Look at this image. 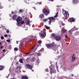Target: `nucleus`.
I'll use <instances>...</instances> for the list:
<instances>
[{"label":"nucleus","mask_w":79,"mask_h":79,"mask_svg":"<svg viewBox=\"0 0 79 79\" xmlns=\"http://www.w3.org/2000/svg\"><path fill=\"white\" fill-rule=\"evenodd\" d=\"M48 19H49V21L48 22V24L49 25L51 24V23L52 22V23H54L55 21V18L53 17H49L48 18Z\"/></svg>","instance_id":"f257e3e1"},{"label":"nucleus","mask_w":79,"mask_h":79,"mask_svg":"<svg viewBox=\"0 0 79 79\" xmlns=\"http://www.w3.org/2000/svg\"><path fill=\"white\" fill-rule=\"evenodd\" d=\"M52 35L54 39L56 40V41H59L60 40V36L58 35L56 36L55 34H54V33L52 34Z\"/></svg>","instance_id":"f03ea898"},{"label":"nucleus","mask_w":79,"mask_h":79,"mask_svg":"<svg viewBox=\"0 0 79 79\" xmlns=\"http://www.w3.org/2000/svg\"><path fill=\"white\" fill-rule=\"evenodd\" d=\"M49 68L51 69L50 74H52V73H56V70H55L54 67H52V66H49Z\"/></svg>","instance_id":"7ed1b4c3"},{"label":"nucleus","mask_w":79,"mask_h":79,"mask_svg":"<svg viewBox=\"0 0 79 79\" xmlns=\"http://www.w3.org/2000/svg\"><path fill=\"white\" fill-rule=\"evenodd\" d=\"M43 12L46 16H47L50 13V12L47 9H44L43 10Z\"/></svg>","instance_id":"20e7f679"},{"label":"nucleus","mask_w":79,"mask_h":79,"mask_svg":"<svg viewBox=\"0 0 79 79\" xmlns=\"http://www.w3.org/2000/svg\"><path fill=\"white\" fill-rule=\"evenodd\" d=\"M23 20L22 18L19 16L18 18L16 19V20L17 22L18 23V24L19 25H20V23H21V21Z\"/></svg>","instance_id":"39448f33"},{"label":"nucleus","mask_w":79,"mask_h":79,"mask_svg":"<svg viewBox=\"0 0 79 79\" xmlns=\"http://www.w3.org/2000/svg\"><path fill=\"white\" fill-rule=\"evenodd\" d=\"M40 35L42 37H44L46 36V32L45 31H41Z\"/></svg>","instance_id":"423d86ee"},{"label":"nucleus","mask_w":79,"mask_h":79,"mask_svg":"<svg viewBox=\"0 0 79 79\" xmlns=\"http://www.w3.org/2000/svg\"><path fill=\"white\" fill-rule=\"evenodd\" d=\"M76 30H77V28H76V26H74V28H73L72 29H71L69 31V32L70 33V34H72V32L74 31H76Z\"/></svg>","instance_id":"0eeeda50"},{"label":"nucleus","mask_w":79,"mask_h":79,"mask_svg":"<svg viewBox=\"0 0 79 79\" xmlns=\"http://www.w3.org/2000/svg\"><path fill=\"white\" fill-rule=\"evenodd\" d=\"M50 44L51 45V47L52 48V49H55V43L53 42Z\"/></svg>","instance_id":"6e6552de"},{"label":"nucleus","mask_w":79,"mask_h":79,"mask_svg":"<svg viewBox=\"0 0 79 79\" xmlns=\"http://www.w3.org/2000/svg\"><path fill=\"white\" fill-rule=\"evenodd\" d=\"M69 20L70 23H72V22H74L76 21V19L72 17L70 18Z\"/></svg>","instance_id":"1a4fd4ad"},{"label":"nucleus","mask_w":79,"mask_h":79,"mask_svg":"<svg viewBox=\"0 0 79 79\" xmlns=\"http://www.w3.org/2000/svg\"><path fill=\"white\" fill-rule=\"evenodd\" d=\"M64 15L65 17H67V18H69V13H68V11H66L65 14H64Z\"/></svg>","instance_id":"9d476101"},{"label":"nucleus","mask_w":79,"mask_h":79,"mask_svg":"<svg viewBox=\"0 0 79 79\" xmlns=\"http://www.w3.org/2000/svg\"><path fill=\"white\" fill-rule=\"evenodd\" d=\"M26 66H27V68L29 69H32V66L29 64H26Z\"/></svg>","instance_id":"9b49d317"},{"label":"nucleus","mask_w":79,"mask_h":79,"mask_svg":"<svg viewBox=\"0 0 79 79\" xmlns=\"http://www.w3.org/2000/svg\"><path fill=\"white\" fill-rule=\"evenodd\" d=\"M17 18H18V15H14L13 16V20H15Z\"/></svg>","instance_id":"f8f14e48"},{"label":"nucleus","mask_w":79,"mask_h":79,"mask_svg":"<svg viewBox=\"0 0 79 79\" xmlns=\"http://www.w3.org/2000/svg\"><path fill=\"white\" fill-rule=\"evenodd\" d=\"M46 46L48 48H50L51 47V44H46Z\"/></svg>","instance_id":"ddd939ff"},{"label":"nucleus","mask_w":79,"mask_h":79,"mask_svg":"<svg viewBox=\"0 0 79 79\" xmlns=\"http://www.w3.org/2000/svg\"><path fill=\"white\" fill-rule=\"evenodd\" d=\"M39 17L41 18V19H43L44 18V14H41L40 15Z\"/></svg>","instance_id":"4468645a"},{"label":"nucleus","mask_w":79,"mask_h":79,"mask_svg":"<svg viewBox=\"0 0 79 79\" xmlns=\"http://www.w3.org/2000/svg\"><path fill=\"white\" fill-rule=\"evenodd\" d=\"M22 79H28L27 77L26 76H24L22 77L21 78Z\"/></svg>","instance_id":"2eb2a0df"},{"label":"nucleus","mask_w":79,"mask_h":79,"mask_svg":"<svg viewBox=\"0 0 79 79\" xmlns=\"http://www.w3.org/2000/svg\"><path fill=\"white\" fill-rule=\"evenodd\" d=\"M78 2V1L77 0H73V3H76Z\"/></svg>","instance_id":"dca6fc26"},{"label":"nucleus","mask_w":79,"mask_h":79,"mask_svg":"<svg viewBox=\"0 0 79 79\" xmlns=\"http://www.w3.org/2000/svg\"><path fill=\"white\" fill-rule=\"evenodd\" d=\"M30 60H31L30 59V58L29 57L26 60V61L27 62H29V61H30Z\"/></svg>","instance_id":"f3484780"},{"label":"nucleus","mask_w":79,"mask_h":79,"mask_svg":"<svg viewBox=\"0 0 79 79\" xmlns=\"http://www.w3.org/2000/svg\"><path fill=\"white\" fill-rule=\"evenodd\" d=\"M24 24V21L23 20H22L21 22H20V24Z\"/></svg>","instance_id":"a211bd4d"},{"label":"nucleus","mask_w":79,"mask_h":79,"mask_svg":"<svg viewBox=\"0 0 79 79\" xmlns=\"http://www.w3.org/2000/svg\"><path fill=\"white\" fill-rule=\"evenodd\" d=\"M46 29H48V30H49V29H50V27L48 26H45Z\"/></svg>","instance_id":"6ab92c4d"},{"label":"nucleus","mask_w":79,"mask_h":79,"mask_svg":"<svg viewBox=\"0 0 79 79\" xmlns=\"http://www.w3.org/2000/svg\"><path fill=\"white\" fill-rule=\"evenodd\" d=\"M27 25H29L30 24V21L29 20H28L27 21Z\"/></svg>","instance_id":"aec40b11"},{"label":"nucleus","mask_w":79,"mask_h":79,"mask_svg":"<svg viewBox=\"0 0 79 79\" xmlns=\"http://www.w3.org/2000/svg\"><path fill=\"white\" fill-rule=\"evenodd\" d=\"M14 50L15 51H18V48H15Z\"/></svg>","instance_id":"412c9836"},{"label":"nucleus","mask_w":79,"mask_h":79,"mask_svg":"<svg viewBox=\"0 0 79 79\" xmlns=\"http://www.w3.org/2000/svg\"><path fill=\"white\" fill-rule=\"evenodd\" d=\"M35 57H33L32 59L31 60V61L33 62V61H35Z\"/></svg>","instance_id":"4be33fe9"},{"label":"nucleus","mask_w":79,"mask_h":79,"mask_svg":"<svg viewBox=\"0 0 79 79\" xmlns=\"http://www.w3.org/2000/svg\"><path fill=\"white\" fill-rule=\"evenodd\" d=\"M19 62L20 63H23V60H22L21 59H20Z\"/></svg>","instance_id":"5701e85b"},{"label":"nucleus","mask_w":79,"mask_h":79,"mask_svg":"<svg viewBox=\"0 0 79 79\" xmlns=\"http://www.w3.org/2000/svg\"><path fill=\"white\" fill-rule=\"evenodd\" d=\"M58 12H57V13H56V15L54 16V17H55L56 18V17H57L58 16Z\"/></svg>","instance_id":"b1692460"},{"label":"nucleus","mask_w":79,"mask_h":79,"mask_svg":"<svg viewBox=\"0 0 79 79\" xmlns=\"http://www.w3.org/2000/svg\"><path fill=\"white\" fill-rule=\"evenodd\" d=\"M3 7L1 5V2H0V9H2Z\"/></svg>","instance_id":"393cba45"},{"label":"nucleus","mask_w":79,"mask_h":79,"mask_svg":"<svg viewBox=\"0 0 79 79\" xmlns=\"http://www.w3.org/2000/svg\"><path fill=\"white\" fill-rule=\"evenodd\" d=\"M66 11L65 10H63V13L64 15V14H66Z\"/></svg>","instance_id":"a878e982"},{"label":"nucleus","mask_w":79,"mask_h":79,"mask_svg":"<svg viewBox=\"0 0 79 79\" xmlns=\"http://www.w3.org/2000/svg\"><path fill=\"white\" fill-rule=\"evenodd\" d=\"M21 69V67H18L17 68V70H19Z\"/></svg>","instance_id":"bb28decb"},{"label":"nucleus","mask_w":79,"mask_h":79,"mask_svg":"<svg viewBox=\"0 0 79 79\" xmlns=\"http://www.w3.org/2000/svg\"><path fill=\"white\" fill-rule=\"evenodd\" d=\"M37 4L38 5H41L42 4V2H38L37 3Z\"/></svg>","instance_id":"cd10ccee"},{"label":"nucleus","mask_w":79,"mask_h":79,"mask_svg":"<svg viewBox=\"0 0 79 79\" xmlns=\"http://www.w3.org/2000/svg\"><path fill=\"white\" fill-rule=\"evenodd\" d=\"M38 43L39 44H42V41H41V40H39V41H38Z\"/></svg>","instance_id":"c85d7f7f"},{"label":"nucleus","mask_w":79,"mask_h":79,"mask_svg":"<svg viewBox=\"0 0 79 79\" xmlns=\"http://www.w3.org/2000/svg\"><path fill=\"white\" fill-rule=\"evenodd\" d=\"M72 61H74V60H75V59H76V57H73L72 58Z\"/></svg>","instance_id":"c756f323"},{"label":"nucleus","mask_w":79,"mask_h":79,"mask_svg":"<svg viewBox=\"0 0 79 79\" xmlns=\"http://www.w3.org/2000/svg\"><path fill=\"white\" fill-rule=\"evenodd\" d=\"M66 30H65L63 31H62V33H65L66 32Z\"/></svg>","instance_id":"7c9ffc66"},{"label":"nucleus","mask_w":79,"mask_h":79,"mask_svg":"<svg viewBox=\"0 0 79 79\" xmlns=\"http://www.w3.org/2000/svg\"><path fill=\"white\" fill-rule=\"evenodd\" d=\"M2 69H3V66H0V70H2Z\"/></svg>","instance_id":"2f4dec72"},{"label":"nucleus","mask_w":79,"mask_h":79,"mask_svg":"<svg viewBox=\"0 0 79 79\" xmlns=\"http://www.w3.org/2000/svg\"><path fill=\"white\" fill-rule=\"evenodd\" d=\"M38 56H40V52H38L37 54Z\"/></svg>","instance_id":"473e14b6"},{"label":"nucleus","mask_w":79,"mask_h":79,"mask_svg":"<svg viewBox=\"0 0 79 79\" xmlns=\"http://www.w3.org/2000/svg\"><path fill=\"white\" fill-rule=\"evenodd\" d=\"M19 12L20 13H22L23 12V10L22 9H20L19 10Z\"/></svg>","instance_id":"72a5a7b5"},{"label":"nucleus","mask_w":79,"mask_h":79,"mask_svg":"<svg viewBox=\"0 0 79 79\" xmlns=\"http://www.w3.org/2000/svg\"><path fill=\"white\" fill-rule=\"evenodd\" d=\"M1 39L2 40H3V39H4V37L3 36H2L1 37Z\"/></svg>","instance_id":"f704fd0d"},{"label":"nucleus","mask_w":79,"mask_h":79,"mask_svg":"<svg viewBox=\"0 0 79 79\" xmlns=\"http://www.w3.org/2000/svg\"><path fill=\"white\" fill-rule=\"evenodd\" d=\"M6 32H7V33H9V32H10V31H9V30H7L6 31Z\"/></svg>","instance_id":"c9c22d12"},{"label":"nucleus","mask_w":79,"mask_h":79,"mask_svg":"<svg viewBox=\"0 0 79 79\" xmlns=\"http://www.w3.org/2000/svg\"><path fill=\"white\" fill-rule=\"evenodd\" d=\"M6 41L7 42H10V40H6Z\"/></svg>","instance_id":"e433bc0d"},{"label":"nucleus","mask_w":79,"mask_h":79,"mask_svg":"<svg viewBox=\"0 0 79 79\" xmlns=\"http://www.w3.org/2000/svg\"><path fill=\"white\" fill-rule=\"evenodd\" d=\"M29 0H24V2H29Z\"/></svg>","instance_id":"4c0bfd02"},{"label":"nucleus","mask_w":79,"mask_h":79,"mask_svg":"<svg viewBox=\"0 0 79 79\" xmlns=\"http://www.w3.org/2000/svg\"><path fill=\"white\" fill-rule=\"evenodd\" d=\"M56 68L58 69V66H57V63H56Z\"/></svg>","instance_id":"58836bf2"},{"label":"nucleus","mask_w":79,"mask_h":79,"mask_svg":"<svg viewBox=\"0 0 79 79\" xmlns=\"http://www.w3.org/2000/svg\"><path fill=\"white\" fill-rule=\"evenodd\" d=\"M45 71H46V72H48V69H46Z\"/></svg>","instance_id":"ea45409f"},{"label":"nucleus","mask_w":79,"mask_h":79,"mask_svg":"<svg viewBox=\"0 0 79 79\" xmlns=\"http://www.w3.org/2000/svg\"><path fill=\"white\" fill-rule=\"evenodd\" d=\"M31 53V52H29L27 53H25V55H28V54H29V53Z\"/></svg>","instance_id":"a19ab883"},{"label":"nucleus","mask_w":79,"mask_h":79,"mask_svg":"<svg viewBox=\"0 0 79 79\" xmlns=\"http://www.w3.org/2000/svg\"><path fill=\"white\" fill-rule=\"evenodd\" d=\"M56 6L57 8H60V6L59 5L57 6Z\"/></svg>","instance_id":"79ce46f5"},{"label":"nucleus","mask_w":79,"mask_h":79,"mask_svg":"<svg viewBox=\"0 0 79 79\" xmlns=\"http://www.w3.org/2000/svg\"><path fill=\"white\" fill-rule=\"evenodd\" d=\"M35 47V46H34V47H33L31 48V50H32V49H34V48Z\"/></svg>","instance_id":"37998d69"},{"label":"nucleus","mask_w":79,"mask_h":79,"mask_svg":"<svg viewBox=\"0 0 79 79\" xmlns=\"http://www.w3.org/2000/svg\"><path fill=\"white\" fill-rule=\"evenodd\" d=\"M65 38H68V35H65Z\"/></svg>","instance_id":"c03bdc74"},{"label":"nucleus","mask_w":79,"mask_h":79,"mask_svg":"<svg viewBox=\"0 0 79 79\" xmlns=\"http://www.w3.org/2000/svg\"><path fill=\"white\" fill-rule=\"evenodd\" d=\"M2 52H5V49H4L3 50Z\"/></svg>","instance_id":"a18cd8bd"},{"label":"nucleus","mask_w":79,"mask_h":79,"mask_svg":"<svg viewBox=\"0 0 79 79\" xmlns=\"http://www.w3.org/2000/svg\"><path fill=\"white\" fill-rule=\"evenodd\" d=\"M4 37H7V35H4Z\"/></svg>","instance_id":"49530a36"},{"label":"nucleus","mask_w":79,"mask_h":79,"mask_svg":"<svg viewBox=\"0 0 79 79\" xmlns=\"http://www.w3.org/2000/svg\"><path fill=\"white\" fill-rule=\"evenodd\" d=\"M33 8H34V9L35 10H36V9L35 8V7H33Z\"/></svg>","instance_id":"de8ad7c7"},{"label":"nucleus","mask_w":79,"mask_h":79,"mask_svg":"<svg viewBox=\"0 0 79 79\" xmlns=\"http://www.w3.org/2000/svg\"><path fill=\"white\" fill-rule=\"evenodd\" d=\"M74 54H73V56H72V58L74 57Z\"/></svg>","instance_id":"09e8293b"},{"label":"nucleus","mask_w":79,"mask_h":79,"mask_svg":"<svg viewBox=\"0 0 79 79\" xmlns=\"http://www.w3.org/2000/svg\"><path fill=\"white\" fill-rule=\"evenodd\" d=\"M2 48H3V46H1V47H0V48H1V49Z\"/></svg>","instance_id":"8fccbe9b"},{"label":"nucleus","mask_w":79,"mask_h":79,"mask_svg":"<svg viewBox=\"0 0 79 79\" xmlns=\"http://www.w3.org/2000/svg\"><path fill=\"white\" fill-rule=\"evenodd\" d=\"M44 20L45 21H47V19H44Z\"/></svg>","instance_id":"3c124183"},{"label":"nucleus","mask_w":79,"mask_h":79,"mask_svg":"<svg viewBox=\"0 0 79 79\" xmlns=\"http://www.w3.org/2000/svg\"><path fill=\"white\" fill-rule=\"evenodd\" d=\"M72 77H73V76H74V75L72 74Z\"/></svg>","instance_id":"603ef678"},{"label":"nucleus","mask_w":79,"mask_h":79,"mask_svg":"<svg viewBox=\"0 0 79 79\" xmlns=\"http://www.w3.org/2000/svg\"><path fill=\"white\" fill-rule=\"evenodd\" d=\"M16 43L17 44H18V42L16 41Z\"/></svg>","instance_id":"864d4df0"},{"label":"nucleus","mask_w":79,"mask_h":79,"mask_svg":"<svg viewBox=\"0 0 79 79\" xmlns=\"http://www.w3.org/2000/svg\"><path fill=\"white\" fill-rule=\"evenodd\" d=\"M2 56H5V55H4V54H3L2 55Z\"/></svg>","instance_id":"5fc2aeb1"},{"label":"nucleus","mask_w":79,"mask_h":79,"mask_svg":"<svg viewBox=\"0 0 79 79\" xmlns=\"http://www.w3.org/2000/svg\"><path fill=\"white\" fill-rule=\"evenodd\" d=\"M61 0V1H65V0Z\"/></svg>","instance_id":"6e6d98bb"},{"label":"nucleus","mask_w":79,"mask_h":79,"mask_svg":"<svg viewBox=\"0 0 79 79\" xmlns=\"http://www.w3.org/2000/svg\"><path fill=\"white\" fill-rule=\"evenodd\" d=\"M9 2H10L11 1V0H8Z\"/></svg>","instance_id":"4d7b16f0"},{"label":"nucleus","mask_w":79,"mask_h":79,"mask_svg":"<svg viewBox=\"0 0 79 79\" xmlns=\"http://www.w3.org/2000/svg\"><path fill=\"white\" fill-rule=\"evenodd\" d=\"M0 45H2V43H0Z\"/></svg>","instance_id":"13d9d810"},{"label":"nucleus","mask_w":79,"mask_h":79,"mask_svg":"<svg viewBox=\"0 0 79 79\" xmlns=\"http://www.w3.org/2000/svg\"><path fill=\"white\" fill-rule=\"evenodd\" d=\"M12 13H14V12L13 11H12Z\"/></svg>","instance_id":"bf43d9fd"},{"label":"nucleus","mask_w":79,"mask_h":79,"mask_svg":"<svg viewBox=\"0 0 79 79\" xmlns=\"http://www.w3.org/2000/svg\"><path fill=\"white\" fill-rule=\"evenodd\" d=\"M26 56H27V55H26Z\"/></svg>","instance_id":"052dcab7"}]
</instances>
